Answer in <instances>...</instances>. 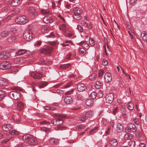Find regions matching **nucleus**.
<instances>
[{"instance_id": "obj_1", "label": "nucleus", "mask_w": 147, "mask_h": 147, "mask_svg": "<svg viewBox=\"0 0 147 147\" xmlns=\"http://www.w3.org/2000/svg\"><path fill=\"white\" fill-rule=\"evenodd\" d=\"M16 22L18 24H24L28 22V17L24 16H18L15 20Z\"/></svg>"}, {"instance_id": "obj_2", "label": "nucleus", "mask_w": 147, "mask_h": 147, "mask_svg": "<svg viewBox=\"0 0 147 147\" xmlns=\"http://www.w3.org/2000/svg\"><path fill=\"white\" fill-rule=\"evenodd\" d=\"M23 140L25 142H28L31 145L35 143V139L32 136L29 134L24 135L22 137Z\"/></svg>"}, {"instance_id": "obj_3", "label": "nucleus", "mask_w": 147, "mask_h": 147, "mask_svg": "<svg viewBox=\"0 0 147 147\" xmlns=\"http://www.w3.org/2000/svg\"><path fill=\"white\" fill-rule=\"evenodd\" d=\"M74 15L73 16L76 20H79L81 19L80 14L83 13V11L80 8L78 7H76L73 9Z\"/></svg>"}, {"instance_id": "obj_4", "label": "nucleus", "mask_w": 147, "mask_h": 147, "mask_svg": "<svg viewBox=\"0 0 147 147\" xmlns=\"http://www.w3.org/2000/svg\"><path fill=\"white\" fill-rule=\"evenodd\" d=\"M9 95L11 98L15 100L20 99L21 97L20 93L15 91L10 92L9 93Z\"/></svg>"}, {"instance_id": "obj_5", "label": "nucleus", "mask_w": 147, "mask_h": 147, "mask_svg": "<svg viewBox=\"0 0 147 147\" xmlns=\"http://www.w3.org/2000/svg\"><path fill=\"white\" fill-rule=\"evenodd\" d=\"M53 47L51 46H47L46 49L42 48L39 50V52L44 54H49L52 51Z\"/></svg>"}, {"instance_id": "obj_6", "label": "nucleus", "mask_w": 147, "mask_h": 147, "mask_svg": "<svg viewBox=\"0 0 147 147\" xmlns=\"http://www.w3.org/2000/svg\"><path fill=\"white\" fill-rule=\"evenodd\" d=\"M11 64L9 62L4 61L0 64V68L2 70H5L9 69L11 67Z\"/></svg>"}, {"instance_id": "obj_7", "label": "nucleus", "mask_w": 147, "mask_h": 147, "mask_svg": "<svg viewBox=\"0 0 147 147\" xmlns=\"http://www.w3.org/2000/svg\"><path fill=\"white\" fill-rule=\"evenodd\" d=\"M114 96L112 93H109L105 96V101L107 103H111L113 100Z\"/></svg>"}, {"instance_id": "obj_8", "label": "nucleus", "mask_w": 147, "mask_h": 147, "mask_svg": "<svg viewBox=\"0 0 147 147\" xmlns=\"http://www.w3.org/2000/svg\"><path fill=\"white\" fill-rule=\"evenodd\" d=\"M127 129L128 132H134L137 129L135 125L132 123H129L127 125Z\"/></svg>"}, {"instance_id": "obj_9", "label": "nucleus", "mask_w": 147, "mask_h": 147, "mask_svg": "<svg viewBox=\"0 0 147 147\" xmlns=\"http://www.w3.org/2000/svg\"><path fill=\"white\" fill-rule=\"evenodd\" d=\"M23 36L24 38L27 40H30L32 39V32L30 31H25Z\"/></svg>"}, {"instance_id": "obj_10", "label": "nucleus", "mask_w": 147, "mask_h": 147, "mask_svg": "<svg viewBox=\"0 0 147 147\" xmlns=\"http://www.w3.org/2000/svg\"><path fill=\"white\" fill-rule=\"evenodd\" d=\"M105 81L107 83H109L111 81L112 79L111 74L108 72L106 73L104 76Z\"/></svg>"}, {"instance_id": "obj_11", "label": "nucleus", "mask_w": 147, "mask_h": 147, "mask_svg": "<svg viewBox=\"0 0 147 147\" xmlns=\"http://www.w3.org/2000/svg\"><path fill=\"white\" fill-rule=\"evenodd\" d=\"M51 123L54 125L59 126L62 124L63 123L62 120L60 119H53L51 121Z\"/></svg>"}, {"instance_id": "obj_12", "label": "nucleus", "mask_w": 147, "mask_h": 147, "mask_svg": "<svg viewBox=\"0 0 147 147\" xmlns=\"http://www.w3.org/2000/svg\"><path fill=\"white\" fill-rule=\"evenodd\" d=\"M9 56V54L7 52H2L0 53V59H5Z\"/></svg>"}, {"instance_id": "obj_13", "label": "nucleus", "mask_w": 147, "mask_h": 147, "mask_svg": "<svg viewBox=\"0 0 147 147\" xmlns=\"http://www.w3.org/2000/svg\"><path fill=\"white\" fill-rule=\"evenodd\" d=\"M28 11L29 12L32 13V16L34 17L36 16L38 14V12L36 11L35 9L33 7H29L28 9Z\"/></svg>"}, {"instance_id": "obj_14", "label": "nucleus", "mask_w": 147, "mask_h": 147, "mask_svg": "<svg viewBox=\"0 0 147 147\" xmlns=\"http://www.w3.org/2000/svg\"><path fill=\"white\" fill-rule=\"evenodd\" d=\"M22 2V0H11L10 3L12 6H16L20 5Z\"/></svg>"}, {"instance_id": "obj_15", "label": "nucleus", "mask_w": 147, "mask_h": 147, "mask_svg": "<svg viewBox=\"0 0 147 147\" xmlns=\"http://www.w3.org/2000/svg\"><path fill=\"white\" fill-rule=\"evenodd\" d=\"M43 20L45 23L46 24L51 23L53 22V19L48 16L44 17L43 18Z\"/></svg>"}, {"instance_id": "obj_16", "label": "nucleus", "mask_w": 147, "mask_h": 147, "mask_svg": "<svg viewBox=\"0 0 147 147\" xmlns=\"http://www.w3.org/2000/svg\"><path fill=\"white\" fill-rule=\"evenodd\" d=\"M77 90L79 91H82L85 89V86L83 84H77Z\"/></svg>"}, {"instance_id": "obj_17", "label": "nucleus", "mask_w": 147, "mask_h": 147, "mask_svg": "<svg viewBox=\"0 0 147 147\" xmlns=\"http://www.w3.org/2000/svg\"><path fill=\"white\" fill-rule=\"evenodd\" d=\"M116 129L117 132H121L123 130V127L121 123H118L117 125Z\"/></svg>"}, {"instance_id": "obj_18", "label": "nucleus", "mask_w": 147, "mask_h": 147, "mask_svg": "<svg viewBox=\"0 0 147 147\" xmlns=\"http://www.w3.org/2000/svg\"><path fill=\"white\" fill-rule=\"evenodd\" d=\"M59 142L57 138H51L49 139V142L51 145H55L57 144Z\"/></svg>"}, {"instance_id": "obj_19", "label": "nucleus", "mask_w": 147, "mask_h": 147, "mask_svg": "<svg viewBox=\"0 0 147 147\" xmlns=\"http://www.w3.org/2000/svg\"><path fill=\"white\" fill-rule=\"evenodd\" d=\"M104 48L105 55L107 57L108 56V54L107 52L108 51L109 53H110L111 49L109 47L107 42H105L104 46Z\"/></svg>"}, {"instance_id": "obj_20", "label": "nucleus", "mask_w": 147, "mask_h": 147, "mask_svg": "<svg viewBox=\"0 0 147 147\" xmlns=\"http://www.w3.org/2000/svg\"><path fill=\"white\" fill-rule=\"evenodd\" d=\"M109 144L113 147L116 146L117 144V142L116 139L111 138L109 140Z\"/></svg>"}, {"instance_id": "obj_21", "label": "nucleus", "mask_w": 147, "mask_h": 147, "mask_svg": "<svg viewBox=\"0 0 147 147\" xmlns=\"http://www.w3.org/2000/svg\"><path fill=\"white\" fill-rule=\"evenodd\" d=\"M80 24L82 26H84L86 28H88L89 29H91L92 28V25L90 24H88V23L85 22L84 20H82L81 21Z\"/></svg>"}, {"instance_id": "obj_22", "label": "nucleus", "mask_w": 147, "mask_h": 147, "mask_svg": "<svg viewBox=\"0 0 147 147\" xmlns=\"http://www.w3.org/2000/svg\"><path fill=\"white\" fill-rule=\"evenodd\" d=\"M7 82L6 79L0 77V86H5L7 84Z\"/></svg>"}, {"instance_id": "obj_23", "label": "nucleus", "mask_w": 147, "mask_h": 147, "mask_svg": "<svg viewBox=\"0 0 147 147\" xmlns=\"http://www.w3.org/2000/svg\"><path fill=\"white\" fill-rule=\"evenodd\" d=\"M141 38L145 42L147 41V32L146 31H143L141 34Z\"/></svg>"}, {"instance_id": "obj_24", "label": "nucleus", "mask_w": 147, "mask_h": 147, "mask_svg": "<svg viewBox=\"0 0 147 147\" xmlns=\"http://www.w3.org/2000/svg\"><path fill=\"white\" fill-rule=\"evenodd\" d=\"M17 107L19 111H21L24 108V104L21 101H18L17 102Z\"/></svg>"}, {"instance_id": "obj_25", "label": "nucleus", "mask_w": 147, "mask_h": 147, "mask_svg": "<svg viewBox=\"0 0 147 147\" xmlns=\"http://www.w3.org/2000/svg\"><path fill=\"white\" fill-rule=\"evenodd\" d=\"M11 125L10 124L4 125L2 127V129L5 131H7L11 129Z\"/></svg>"}, {"instance_id": "obj_26", "label": "nucleus", "mask_w": 147, "mask_h": 147, "mask_svg": "<svg viewBox=\"0 0 147 147\" xmlns=\"http://www.w3.org/2000/svg\"><path fill=\"white\" fill-rule=\"evenodd\" d=\"M72 98L70 96H67L65 97L64 99V102L67 104L70 103L72 102Z\"/></svg>"}, {"instance_id": "obj_27", "label": "nucleus", "mask_w": 147, "mask_h": 147, "mask_svg": "<svg viewBox=\"0 0 147 147\" xmlns=\"http://www.w3.org/2000/svg\"><path fill=\"white\" fill-rule=\"evenodd\" d=\"M48 83L46 82H39L38 85V86L40 88H43L46 86Z\"/></svg>"}, {"instance_id": "obj_28", "label": "nucleus", "mask_w": 147, "mask_h": 147, "mask_svg": "<svg viewBox=\"0 0 147 147\" xmlns=\"http://www.w3.org/2000/svg\"><path fill=\"white\" fill-rule=\"evenodd\" d=\"M127 108L130 110H132L134 108V105L133 103L129 102L127 104Z\"/></svg>"}, {"instance_id": "obj_29", "label": "nucleus", "mask_w": 147, "mask_h": 147, "mask_svg": "<svg viewBox=\"0 0 147 147\" xmlns=\"http://www.w3.org/2000/svg\"><path fill=\"white\" fill-rule=\"evenodd\" d=\"M133 138V135L129 133L126 134L124 136V138L125 140H130Z\"/></svg>"}, {"instance_id": "obj_30", "label": "nucleus", "mask_w": 147, "mask_h": 147, "mask_svg": "<svg viewBox=\"0 0 147 147\" xmlns=\"http://www.w3.org/2000/svg\"><path fill=\"white\" fill-rule=\"evenodd\" d=\"M93 112L91 111H88L86 113V117L87 118H91L93 115Z\"/></svg>"}, {"instance_id": "obj_31", "label": "nucleus", "mask_w": 147, "mask_h": 147, "mask_svg": "<svg viewBox=\"0 0 147 147\" xmlns=\"http://www.w3.org/2000/svg\"><path fill=\"white\" fill-rule=\"evenodd\" d=\"M86 104L88 106H91L93 105V100L90 99H88L86 100Z\"/></svg>"}, {"instance_id": "obj_32", "label": "nucleus", "mask_w": 147, "mask_h": 147, "mask_svg": "<svg viewBox=\"0 0 147 147\" xmlns=\"http://www.w3.org/2000/svg\"><path fill=\"white\" fill-rule=\"evenodd\" d=\"M41 31L43 33H46L49 32V30L47 26H43L41 28Z\"/></svg>"}, {"instance_id": "obj_33", "label": "nucleus", "mask_w": 147, "mask_h": 147, "mask_svg": "<svg viewBox=\"0 0 147 147\" xmlns=\"http://www.w3.org/2000/svg\"><path fill=\"white\" fill-rule=\"evenodd\" d=\"M26 52V50L24 49H20L16 53V55H20L23 54Z\"/></svg>"}, {"instance_id": "obj_34", "label": "nucleus", "mask_w": 147, "mask_h": 147, "mask_svg": "<svg viewBox=\"0 0 147 147\" xmlns=\"http://www.w3.org/2000/svg\"><path fill=\"white\" fill-rule=\"evenodd\" d=\"M9 32L8 31H4L1 32V36L2 37L5 38L9 35Z\"/></svg>"}, {"instance_id": "obj_35", "label": "nucleus", "mask_w": 147, "mask_h": 147, "mask_svg": "<svg viewBox=\"0 0 147 147\" xmlns=\"http://www.w3.org/2000/svg\"><path fill=\"white\" fill-rule=\"evenodd\" d=\"M15 37L13 36H11L8 37L7 40L8 42L12 43L15 41Z\"/></svg>"}, {"instance_id": "obj_36", "label": "nucleus", "mask_w": 147, "mask_h": 147, "mask_svg": "<svg viewBox=\"0 0 147 147\" xmlns=\"http://www.w3.org/2000/svg\"><path fill=\"white\" fill-rule=\"evenodd\" d=\"M96 76V74L94 73H93L89 76V79L91 80H94L95 79Z\"/></svg>"}, {"instance_id": "obj_37", "label": "nucleus", "mask_w": 147, "mask_h": 147, "mask_svg": "<svg viewBox=\"0 0 147 147\" xmlns=\"http://www.w3.org/2000/svg\"><path fill=\"white\" fill-rule=\"evenodd\" d=\"M101 84L100 81H96L95 84V86L97 89H99L101 87Z\"/></svg>"}, {"instance_id": "obj_38", "label": "nucleus", "mask_w": 147, "mask_h": 147, "mask_svg": "<svg viewBox=\"0 0 147 147\" xmlns=\"http://www.w3.org/2000/svg\"><path fill=\"white\" fill-rule=\"evenodd\" d=\"M36 77L34 78V79L39 80L42 77V75L39 73L37 72L36 74Z\"/></svg>"}, {"instance_id": "obj_39", "label": "nucleus", "mask_w": 147, "mask_h": 147, "mask_svg": "<svg viewBox=\"0 0 147 147\" xmlns=\"http://www.w3.org/2000/svg\"><path fill=\"white\" fill-rule=\"evenodd\" d=\"M9 133L11 135H17L19 134V132L15 130H11L9 131Z\"/></svg>"}, {"instance_id": "obj_40", "label": "nucleus", "mask_w": 147, "mask_h": 147, "mask_svg": "<svg viewBox=\"0 0 147 147\" xmlns=\"http://www.w3.org/2000/svg\"><path fill=\"white\" fill-rule=\"evenodd\" d=\"M41 14L42 15H45L49 13V11L47 10L42 9L41 11Z\"/></svg>"}, {"instance_id": "obj_41", "label": "nucleus", "mask_w": 147, "mask_h": 147, "mask_svg": "<svg viewBox=\"0 0 147 147\" xmlns=\"http://www.w3.org/2000/svg\"><path fill=\"white\" fill-rule=\"evenodd\" d=\"M98 129V127H95L93 129H91L90 131V134H92L94 133H96Z\"/></svg>"}, {"instance_id": "obj_42", "label": "nucleus", "mask_w": 147, "mask_h": 147, "mask_svg": "<svg viewBox=\"0 0 147 147\" xmlns=\"http://www.w3.org/2000/svg\"><path fill=\"white\" fill-rule=\"evenodd\" d=\"M55 115L56 117L60 118H64L65 117L66 115H65L62 114H57L55 113Z\"/></svg>"}, {"instance_id": "obj_43", "label": "nucleus", "mask_w": 147, "mask_h": 147, "mask_svg": "<svg viewBox=\"0 0 147 147\" xmlns=\"http://www.w3.org/2000/svg\"><path fill=\"white\" fill-rule=\"evenodd\" d=\"M70 66V64H65L60 66L61 68L66 69L67 68H68Z\"/></svg>"}, {"instance_id": "obj_44", "label": "nucleus", "mask_w": 147, "mask_h": 147, "mask_svg": "<svg viewBox=\"0 0 147 147\" xmlns=\"http://www.w3.org/2000/svg\"><path fill=\"white\" fill-rule=\"evenodd\" d=\"M96 93L94 92H93L90 94V97L92 99H94L96 97Z\"/></svg>"}, {"instance_id": "obj_45", "label": "nucleus", "mask_w": 147, "mask_h": 147, "mask_svg": "<svg viewBox=\"0 0 147 147\" xmlns=\"http://www.w3.org/2000/svg\"><path fill=\"white\" fill-rule=\"evenodd\" d=\"M130 147H134L135 145V142L133 141H130L128 143Z\"/></svg>"}, {"instance_id": "obj_46", "label": "nucleus", "mask_w": 147, "mask_h": 147, "mask_svg": "<svg viewBox=\"0 0 147 147\" xmlns=\"http://www.w3.org/2000/svg\"><path fill=\"white\" fill-rule=\"evenodd\" d=\"M41 130L46 132H50L51 131L50 129L49 128H46L45 127H42L41 128Z\"/></svg>"}, {"instance_id": "obj_47", "label": "nucleus", "mask_w": 147, "mask_h": 147, "mask_svg": "<svg viewBox=\"0 0 147 147\" xmlns=\"http://www.w3.org/2000/svg\"><path fill=\"white\" fill-rule=\"evenodd\" d=\"M85 51L86 50L82 48L79 49V52L80 54L84 55Z\"/></svg>"}, {"instance_id": "obj_48", "label": "nucleus", "mask_w": 147, "mask_h": 147, "mask_svg": "<svg viewBox=\"0 0 147 147\" xmlns=\"http://www.w3.org/2000/svg\"><path fill=\"white\" fill-rule=\"evenodd\" d=\"M66 26L64 24H62L60 26V29L63 31H65L66 29Z\"/></svg>"}, {"instance_id": "obj_49", "label": "nucleus", "mask_w": 147, "mask_h": 147, "mask_svg": "<svg viewBox=\"0 0 147 147\" xmlns=\"http://www.w3.org/2000/svg\"><path fill=\"white\" fill-rule=\"evenodd\" d=\"M5 96V93L2 90H0V100L3 98Z\"/></svg>"}, {"instance_id": "obj_50", "label": "nucleus", "mask_w": 147, "mask_h": 147, "mask_svg": "<svg viewBox=\"0 0 147 147\" xmlns=\"http://www.w3.org/2000/svg\"><path fill=\"white\" fill-rule=\"evenodd\" d=\"M103 92L102 91H98L97 93L98 96L99 98H102L103 96Z\"/></svg>"}, {"instance_id": "obj_51", "label": "nucleus", "mask_w": 147, "mask_h": 147, "mask_svg": "<svg viewBox=\"0 0 147 147\" xmlns=\"http://www.w3.org/2000/svg\"><path fill=\"white\" fill-rule=\"evenodd\" d=\"M89 42L90 44L92 46H93L94 45L95 42L94 40L92 38L89 39Z\"/></svg>"}, {"instance_id": "obj_52", "label": "nucleus", "mask_w": 147, "mask_h": 147, "mask_svg": "<svg viewBox=\"0 0 147 147\" xmlns=\"http://www.w3.org/2000/svg\"><path fill=\"white\" fill-rule=\"evenodd\" d=\"M104 73V71L103 69H101L98 72V76L99 77L101 76Z\"/></svg>"}, {"instance_id": "obj_53", "label": "nucleus", "mask_w": 147, "mask_h": 147, "mask_svg": "<svg viewBox=\"0 0 147 147\" xmlns=\"http://www.w3.org/2000/svg\"><path fill=\"white\" fill-rule=\"evenodd\" d=\"M134 122L136 125H139L140 123L139 119L138 118H135L133 120Z\"/></svg>"}, {"instance_id": "obj_54", "label": "nucleus", "mask_w": 147, "mask_h": 147, "mask_svg": "<svg viewBox=\"0 0 147 147\" xmlns=\"http://www.w3.org/2000/svg\"><path fill=\"white\" fill-rule=\"evenodd\" d=\"M37 72H32L30 74V76L32 78H33L34 79V78L36 77V73Z\"/></svg>"}, {"instance_id": "obj_55", "label": "nucleus", "mask_w": 147, "mask_h": 147, "mask_svg": "<svg viewBox=\"0 0 147 147\" xmlns=\"http://www.w3.org/2000/svg\"><path fill=\"white\" fill-rule=\"evenodd\" d=\"M40 124L41 125H43L44 124H50V123L49 122L46 121H43L40 122Z\"/></svg>"}, {"instance_id": "obj_56", "label": "nucleus", "mask_w": 147, "mask_h": 147, "mask_svg": "<svg viewBox=\"0 0 147 147\" xmlns=\"http://www.w3.org/2000/svg\"><path fill=\"white\" fill-rule=\"evenodd\" d=\"M77 28L79 31L80 32H82L83 31V28L80 25H78V26Z\"/></svg>"}, {"instance_id": "obj_57", "label": "nucleus", "mask_w": 147, "mask_h": 147, "mask_svg": "<svg viewBox=\"0 0 147 147\" xmlns=\"http://www.w3.org/2000/svg\"><path fill=\"white\" fill-rule=\"evenodd\" d=\"M32 86L33 91H36V90L35 89V87L36 86V83L34 82H32Z\"/></svg>"}, {"instance_id": "obj_58", "label": "nucleus", "mask_w": 147, "mask_h": 147, "mask_svg": "<svg viewBox=\"0 0 147 147\" xmlns=\"http://www.w3.org/2000/svg\"><path fill=\"white\" fill-rule=\"evenodd\" d=\"M12 69L13 71H14L15 72H16L18 71V67L17 66L13 67H12Z\"/></svg>"}, {"instance_id": "obj_59", "label": "nucleus", "mask_w": 147, "mask_h": 147, "mask_svg": "<svg viewBox=\"0 0 147 147\" xmlns=\"http://www.w3.org/2000/svg\"><path fill=\"white\" fill-rule=\"evenodd\" d=\"M119 107H116L113 111V114H115L117 112L118 110Z\"/></svg>"}, {"instance_id": "obj_60", "label": "nucleus", "mask_w": 147, "mask_h": 147, "mask_svg": "<svg viewBox=\"0 0 147 147\" xmlns=\"http://www.w3.org/2000/svg\"><path fill=\"white\" fill-rule=\"evenodd\" d=\"M72 82H70L69 83L67 84L65 86L64 88H66L68 87H69L72 84Z\"/></svg>"}, {"instance_id": "obj_61", "label": "nucleus", "mask_w": 147, "mask_h": 147, "mask_svg": "<svg viewBox=\"0 0 147 147\" xmlns=\"http://www.w3.org/2000/svg\"><path fill=\"white\" fill-rule=\"evenodd\" d=\"M102 63L103 65H105L108 64V62L107 60L103 59L102 61Z\"/></svg>"}, {"instance_id": "obj_62", "label": "nucleus", "mask_w": 147, "mask_h": 147, "mask_svg": "<svg viewBox=\"0 0 147 147\" xmlns=\"http://www.w3.org/2000/svg\"><path fill=\"white\" fill-rule=\"evenodd\" d=\"M44 63L47 65H49L50 64V62L47 60H45L43 61Z\"/></svg>"}, {"instance_id": "obj_63", "label": "nucleus", "mask_w": 147, "mask_h": 147, "mask_svg": "<svg viewBox=\"0 0 147 147\" xmlns=\"http://www.w3.org/2000/svg\"><path fill=\"white\" fill-rule=\"evenodd\" d=\"M86 115L85 116H82L80 117V119L81 121H84L86 119Z\"/></svg>"}, {"instance_id": "obj_64", "label": "nucleus", "mask_w": 147, "mask_h": 147, "mask_svg": "<svg viewBox=\"0 0 147 147\" xmlns=\"http://www.w3.org/2000/svg\"><path fill=\"white\" fill-rule=\"evenodd\" d=\"M41 41H37L34 45L36 46L40 45L41 43Z\"/></svg>"}]
</instances>
